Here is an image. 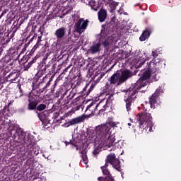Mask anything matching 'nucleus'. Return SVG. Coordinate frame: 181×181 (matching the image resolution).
<instances>
[{
    "label": "nucleus",
    "mask_w": 181,
    "mask_h": 181,
    "mask_svg": "<svg viewBox=\"0 0 181 181\" xmlns=\"http://www.w3.org/2000/svg\"><path fill=\"white\" fill-rule=\"evenodd\" d=\"M95 142H98L100 146L109 149L110 151H115L114 143L115 142V134H112V127L109 123L98 126L95 128Z\"/></svg>",
    "instance_id": "1"
},
{
    "label": "nucleus",
    "mask_w": 181,
    "mask_h": 181,
    "mask_svg": "<svg viewBox=\"0 0 181 181\" xmlns=\"http://www.w3.org/2000/svg\"><path fill=\"white\" fill-rule=\"evenodd\" d=\"M148 77L149 75L145 73L143 75V77H140L136 83L132 85L126 92L124 101L126 102L127 111H131V103L136 98V93H138V90H140L142 87H145V86L148 84L146 79L148 78Z\"/></svg>",
    "instance_id": "2"
},
{
    "label": "nucleus",
    "mask_w": 181,
    "mask_h": 181,
    "mask_svg": "<svg viewBox=\"0 0 181 181\" xmlns=\"http://www.w3.org/2000/svg\"><path fill=\"white\" fill-rule=\"evenodd\" d=\"M105 91L107 94L106 95V103L104 104V102H100L96 105H94V104L91 103L89 105L87 106L86 112L90 111L91 113V115H95L96 111H99V112H103V111H105V108H107L109 107L110 104L114 100V88L111 86L110 84L107 83L105 86Z\"/></svg>",
    "instance_id": "3"
},
{
    "label": "nucleus",
    "mask_w": 181,
    "mask_h": 181,
    "mask_svg": "<svg viewBox=\"0 0 181 181\" xmlns=\"http://www.w3.org/2000/svg\"><path fill=\"white\" fill-rule=\"evenodd\" d=\"M153 59L147 64V66L145 69L141 71V77H144V74L146 73L148 75V78H146V81L151 78L153 81H158V78H156V73L159 71L160 69V59H156L157 56L159 54L158 51L152 52Z\"/></svg>",
    "instance_id": "4"
},
{
    "label": "nucleus",
    "mask_w": 181,
    "mask_h": 181,
    "mask_svg": "<svg viewBox=\"0 0 181 181\" xmlns=\"http://www.w3.org/2000/svg\"><path fill=\"white\" fill-rule=\"evenodd\" d=\"M146 109L144 112L139 113V127L142 129H146L147 132H152V128L153 127V122H152V117L151 114L146 112Z\"/></svg>",
    "instance_id": "5"
},
{
    "label": "nucleus",
    "mask_w": 181,
    "mask_h": 181,
    "mask_svg": "<svg viewBox=\"0 0 181 181\" xmlns=\"http://www.w3.org/2000/svg\"><path fill=\"white\" fill-rule=\"evenodd\" d=\"M131 76L132 74L131 71L129 70L123 71L122 74H120L119 72H117L109 78L110 83L108 84L110 85V87H112V84H117V86H119V84L124 83V81H127L128 78L131 77Z\"/></svg>",
    "instance_id": "6"
},
{
    "label": "nucleus",
    "mask_w": 181,
    "mask_h": 181,
    "mask_svg": "<svg viewBox=\"0 0 181 181\" xmlns=\"http://www.w3.org/2000/svg\"><path fill=\"white\" fill-rule=\"evenodd\" d=\"M87 26H88V21L79 18L74 24V29L77 33L81 35L87 29Z\"/></svg>",
    "instance_id": "7"
},
{
    "label": "nucleus",
    "mask_w": 181,
    "mask_h": 181,
    "mask_svg": "<svg viewBox=\"0 0 181 181\" xmlns=\"http://www.w3.org/2000/svg\"><path fill=\"white\" fill-rule=\"evenodd\" d=\"M163 93V89L162 86H160L156 89V92L151 97L149 103H146V105H148L152 107V105H153V104L156 103V100H158V97H159V95H160V93Z\"/></svg>",
    "instance_id": "8"
},
{
    "label": "nucleus",
    "mask_w": 181,
    "mask_h": 181,
    "mask_svg": "<svg viewBox=\"0 0 181 181\" xmlns=\"http://www.w3.org/2000/svg\"><path fill=\"white\" fill-rule=\"evenodd\" d=\"M54 35L56 36V37L57 39V43H59L60 40L63 39V37H64V36H66V28L62 27V28L57 29L54 33Z\"/></svg>",
    "instance_id": "9"
},
{
    "label": "nucleus",
    "mask_w": 181,
    "mask_h": 181,
    "mask_svg": "<svg viewBox=\"0 0 181 181\" xmlns=\"http://www.w3.org/2000/svg\"><path fill=\"white\" fill-rule=\"evenodd\" d=\"M101 47L100 43H96L93 44L90 49L88 50V53H90L91 54H94L95 53H98V52H100Z\"/></svg>",
    "instance_id": "10"
},
{
    "label": "nucleus",
    "mask_w": 181,
    "mask_h": 181,
    "mask_svg": "<svg viewBox=\"0 0 181 181\" xmlns=\"http://www.w3.org/2000/svg\"><path fill=\"white\" fill-rule=\"evenodd\" d=\"M98 16L100 22H104L107 19V11L105 9H101L98 11Z\"/></svg>",
    "instance_id": "11"
},
{
    "label": "nucleus",
    "mask_w": 181,
    "mask_h": 181,
    "mask_svg": "<svg viewBox=\"0 0 181 181\" xmlns=\"http://www.w3.org/2000/svg\"><path fill=\"white\" fill-rule=\"evenodd\" d=\"M86 119V116L82 115L80 117H78L76 118L72 119L70 122L69 124L70 125H76V124H80V122H83Z\"/></svg>",
    "instance_id": "12"
},
{
    "label": "nucleus",
    "mask_w": 181,
    "mask_h": 181,
    "mask_svg": "<svg viewBox=\"0 0 181 181\" xmlns=\"http://www.w3.org/2000/svg\"><path fill=\"white\" fill-rule=\"evenodd\" d=\"M81 157L84 164H86V168H88L87 165L88 163V157L87 156V150L84 149L81 151Z\"/></svg>",
    "instance_id": "13"
},
{
    "label": "nucleus",
    "mask_w": 181,
    "mask_h": 181,
    "mask_svg": "<svg viewBox=\"0 0 181 181\" xmlns=\"http://www.w3.org/2000/svg\"><path fill=\"white\" fill-rule=\"evenodd\" d=\"M81 2L86 4V5H89L93 11H97V8H94L95 6V1L94 0H81Z\"/></svg>",
    "instance_id": "14"
},
{
    "label": "nucleus",
    "mask_w": 181,
    "mask_h": 181,
    "mask_svg": "<svg viewBox=\"0 0 181 181\" xmlns=\"http://www.w3.org/2000/svg\"><path fill=\"white\" fill-rule=\"evenodd\" d=\"M151 36V33L148 30H145L139 37L141 42H145L146 39H148Z\"/></svg>",
    "instance_id": "15"
},
{
    "label": "nucleus",
    "mask_w": 181,
    "mask_h": 181,
    "mask_svg": "<svg viewBox=\"0 0 181 181\" xmlns=\"http://www.w3.org/2000/svg\"><path fill=\"white\" fill-rule=\"evenodd\" d=\"M84 103V98L82 96H78L73 100L72 104L74 105H83Z\"/></svg>",
    "instance_id": "16"
},
{
    "label": "nucleus",
    "mask_w": 181,
    "mask_h": 181,
    "mask_svg": "<svg viewBox=\"0 0 181 181\" xmlns=\"http://www.w3.org/2000/svg\"><path fill=\"white\" fill-rule=\"evenodd\" d=\"M19 77V74H16V73H11L8 76V78H11L10 79V83H15V81H16V78H18Z\"/></svg>",
    "instance_id": "17"
},
{
    "label": "nucleus",
    "mask_w": 181,
    "mask_h": 181,
    "mask_svg": "<svg viewBox=\"0 0 181 181\" xmlns=\"http://www.w3.org/2000/svg\"><path fill=\"white\" fill-rule=\"evenodd\" d=\"M114 44V40H112V37H109L107 40H105L103 42V45L105 47H110V46Z\"/></svg>",
    "instance_id": "18"
},
{
    "label": "nucleus",
    "mask_w": 181,
    "mask_h": 181,
    "mask_svg": "<svg viewBox=\"0 0 181 181\" xmlns=\"http://www.w3.org/2000/svg\"><path fill=\"white\" fill-rule=\"evenodd\" d=\"M29 104H28V110H35L36 108V105H37V103L36 101H30V100H28Z\"/></svg>",
    "instance_id": "19"
},
{
    "label": "nucleus",
    "mask_w": 181,
    "mask_h": 181,
    "mask_svg": "<svg viewBox=\"0 0 181 181\" xmlns=\"http://www.w3.org/2000/svg\"><path fill=\"white\" fill-rule=\"evenodd\" d=\"M37 111H43L44 110H46V105L45 104H40L37 107Z\"/></svg>",
    "instance_id": "20"
},
{
    "label": "nucleus",
    "mask_w": 181,
    "mask_h": 181,
    "mask_svg": "<svg viewBox=\"0 0 181 181\" xmlns=\"http://www.w3.org/2000/svg\"><path fill=\"white\" fill-rule=\"evenodd\" d=\"M39 152H40V151L39 150V147L34 148L33 150L34 155H39Z\"/></svg>",
    "instance_id": "21"
},
{
    "label": "nucleus",
    "mask_w": 181,
    "mask_h": 181,
    "mask_svg": "<svg viewBox=\"0 0 181 181\" xmlns=\"http://www.w3.org/2000/svg\"><path fill=\"white\" fill-rule=\"evenodd\" d=\"M8 127H9V128H8V129H9V131H13V128H15V124H11V123H8Z\"/></svg>",
    "instance_id": "22"
},
{
    "label": "nucleus",
    "mask_w": 181,
    "mask_h": 181,
    "mask_svg": "<svg viewBox=\"0 0 181 181\" xmlns=\"http://www.w3.org/2000/svg\"><path fill=\"white\" fill-rule=\"evenodd\" d=\"M4 122H5V119L4 118V116L0 117V125H4Z\"/></svg>",
    "instance_id": "23"
},
{
    "label": "nucleus",
    "mask_w": 181,
    "mask_h": 181,
    "mask_svg": "<svg viewBox=\"0 0 181 181\" xmlns=\"http://www.w3.org/2000/svg\"><path fill=\"white\" fill-rule=\"evenodd\" d=\"M81 107V105H76V107H74L75 111H78V110H80Z\"/></svg>",
    "instance_id": "24"
},
{
    "label": "nucleus",
    "mask_w": 181,
    "mask_h": 181,
    "mask_svg": "<svg viewBox=\"0 0 181 181\" xmlns=\"http://www.w3.org/2000/svg\"><path fill=\"white\" fill-rule=\"evenodd\" d=\"M39 42H42V36H39L37 38V43H39Z\"/></svg>",
    "instance_id": "25"
},
{
    "label": "nucleus",
    "mask_w": 181,
    "mask_h": 181,
    "mask_svg": "<svg viewBox=\"0 0 181 181\" xmlns=\"http://www.w3.org/2000/svg\"><path fill=\"white\" fill-rule=\"evenodd\" d=\"M91 91H93V88H90V89L88 91L87 95H88V94H90V93H91Z\"/></svg>",
    "instance_id": "26"
},
{
    "label": "nucleus",
    "mask_w": 181,
    "mask_h": 181,
    "mask_svg": "<svg viewBox=\"0 0 181 181\" xmlns=\"http://www.w3.org/2000/svg\"><path fill=\"white\" fill-rule=\"evenodd\" d=\"M93 155H97V152L95 151H93Z\"/></svg>",
    "instance_id": "27"
},
{
    "label": "nucleus",
    "mask_w": 181,
    "mask_h": 181,
    "mask_svg": "<svg viewBox=\"0 0 181 181\" xmlns=\"http://www.w3.org/2000/svg\"><path fill=\"white\" fill-rule=\"evenodd\" d=\"M127 125H128L129 127H131V123H128Z\"/></svg>",
    "instance_id": "28"
},
{
    "label": "nucleus",
    "mask_w": 181,
    "mask_h": 181,
    "mask_svg": "<svg viewBox=\"0 0 181 181\" xmlns=\"http://www.w3.org/2000/svg\"><path fill=\"white\" fill-rule=\"evenodd\" d=\"M22 140L24 141L25 140V136L22 137Z\"/></svg>",
    "instance_id": "29"
},
{
    "label": "nucleus",
    "mask_w": 181,
    "mask_h": 181,
    "mask_svg": "<svg viewBox=\"0 0 181 181\" xmlns=\"http://www.w3.org/2000/svg\"><path fill=\"white\" fill-rule=\"evenodd\" d=\"M12 37H13V34L11 36V39H12Z\"/></svg>",
    "instance_id": "30"
},
{
    "label": "nucleus",
    "mask_w": 181,
    "mask_h": 181,
    "mask_svg": "<svg viewBox=\"0 0 181 181\" xmlns=\"http://www.w3.org/2000/svg\"><path fill=\"white\" fill-rule=\"evenodd\" d=\"M144 62H142L141 64L140 63L141 66H142L144 64Z\"/></svg>",
    "instance_id": "31"
},
{
    "label": "nucleus",
    "mask_w": 181,
    "mask_h": 181,
    "mask_svg": "<svg viewBox=\"0 0 181 181\" xmlns=\"http://www.w3.org/2000/svg\"><path fill=\"white\" fill-rule=\"evenodd\" d=\"M76 151H78V147H76Z\"/></svg>",
    "instance_id": "32"
},
{
    "label": "nucleus",
    "mask_w": 181,
    "mask_h": 181,
    "mask_svg": "<svg viewBox=\"0 0 181 181\" xmlns=\"http://www.w3.org/2000/svg\"><path fill=\"white\" fill-rule=\"evenodd\" d=\"M146 60H149V58H148V57H147V58H146Z\"/></svg>",
    "instance_id": "33"
},
{
    "label": "nucleus",
    "mask_w": 181,
    "mask_h": 181,
    "mask_svg": "<svg viewBox=\"0 0 181 181\" xmlns=\"http://www.w3.org/2000/svg\"><path fill=\"white\" fill-rule=\"evenodd\" d=\"M122 177H123V174H122Z\"/></svg>",
    "instance_id": "34"
},
{
    "label": "nucleus",
    "mask_w": 181,
    "mask_h": 181,
    "mask_svg": "<svg viewBox=\"0 0 181 181\" xmlns=\"http://www.w3.org/2000/svg\"><path fill=\"white\" fill-rule=\"evenodd\" d=\"M66 145H67V143H66Z\"/></svg>",
    "instance_id": "35"
}]
</instances>
